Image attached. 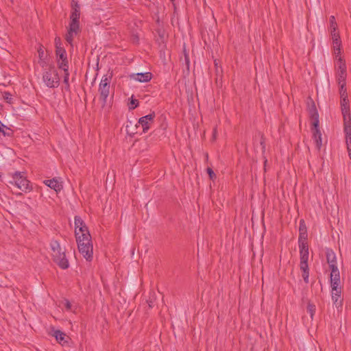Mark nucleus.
<instances>
[{"instance_id":"23","label":"nucleus","mask_w":351,"mask_h":351,"mask_svg":"<svg viewBox=\"0 0 351 351\" xmlns=\"http://www.w3.org/2000/svg\"><path fill=\"white\" fill-rule=\"evenodd\" d=\"M330 285L332 287V291H337V289H341L340 287V275L334 274L332 276L330 275Z\"/></svg>"},{"instance_id":"13","label":"nucleus","mask_w":351,"mask_h":351,"mask_svg":"<svg viewBox=\"0 0 351 351\" xmlns=\"http://www.w3.org/2000/svg\"><path fill=\"white\" fill-rule=\"evenodd\" d=\"M156 32L158 36L156 39V42L158 43L159 47L164 49L166 47L165 31L162 27H158L156 29Z\"/></svg>"},{"instance_id":"21","label":"nucleus","mask_w":351,"mask_h":351,"mask_svg":"<svg viewBox=\"0 0 351 351\" xmlns=\"http://www.w3.org/2000/svg\"><path fill=\"white\" fill-rule=\"evenodd\" d=\"M332 300L333 304L337 308L342 306L343 298H341V289H337V291H332Z\"/></svg>"},{"instance_id":"37","label":"nucleus","mask_w":351,"mask_h":351,"mask_svg":"<svg viewBox=\"0 0 351 351\" xmlns=\"http://www.w3.org/2000/svg\"><path fill=\"white\" fill-rule=\"evenodd\" d=\"M259 134L261 136L260 144L262 147V152H265V138L264 134L263 133H260Z\"/></svg>"},{"instance_id":"32","label":"nucleus","mask_w":351,"mask_h":351,"mask_svg":"<svg viewBox=\"0 0 351 351\" xmlns=\"http://www.w3.org/2000/svg\"><path fill=\"white\" fill-rule=\"evenodd\" d=\"M330 28L331 30H337V24L335 21V18L334 16H331L330 17Z\"/></svg>"},{"instance_id":"2","label":"nucleus","mask_w":351,"mask_h":351,"mask_svg":"<svg viewBox=\"0 0 351 351\" xmlns=\"http://www.w3.org/2000/svg\"><path fill=\"white\" fill-rule=\"evenodd\" d=\"M310 118L312 120L311 131L313 137L315 142L316 147L319 150L322 146V133L319 130V114L316 109L314 102L309 108Z\"/></svg>"},{"instance_id":"47","label":"nucleus","mask_w":351,"mask_h":351,"mask_svg":"<svg viewBox=\"0 0 351 351\" xmlns=\"http://www.w3.org/2000/svg\"><path fill=\"white\" fill-rule=\"evenodd\" d=\"M215 66L217 68V66H218V63L217 62V60H215Z\"/></svg>"},{"instance_id":"20","label":"nucleus","mask_w":351,"mask_h":351,"mask_svg":"<svg viewBox=\"0 0 351 351\" xmlns=\"http://www.w3.org/2000/svg\"><path fill=\"white\" fill-rule=\"evenodd\" d=\"M56 61L58 69L62 70L69 69V61L66 54L56 56Z\"/></svg>"},{"instance_id":"14","label":"nucleus","mask_w":351,"mask_h":351,"mask_svg":"<svg viewBox=\"0 0 351 351\" xmlns=\"http://www.w3.org/2000/svg\"><path fill=\"white\" fill-rule=\"evenodd\" d=\"M300 260H308L309 252L307 241H298Z\"/></svg>"},{"instance_id":"33","label":"nucleus","mask_w":351,"mask_h":351,"mask_svg":"<svg viewBox=\"0 0 351 351\" xmlns=\"http://www.w3.org/2000/svg\"><path fill=\"white\" fill-rule=\"evenodd\" d=\"M64 54H66V51L64 49V48L61 46H58V47L56 46V56H62V55H64Z\"/></svg>"},{"instance_id":"45","label":"nucleus","mask_w":351,"mask_h":351,"mask_svg":"<svg viewBox=\"0 0 351 351\" xmlns=\"http://www.w3.org/2000/svg\"><path fill=\"white\" fill-rule=\"evenodd\" d=\"M156 23L158 24V27H161V26H160V21L159 18H158V19H157V20H156Z\"/></svg>"},{"instance_id":"43","label":"nucleus","mask_w":351,"mask_h":351,"mask_svg":"<svg viewBox=\"0 0 351 351\" xmlns=\"http://www.w3.org/2000/svg\"><path fill=\"white\" fill-rule=\"evenodd\" d=\"M39 64H40V65L42 67H44V66L47 64V63H46V62L44 60V59H43L42 60H39Z\"/></svg>"},{"instance_id":"24","label":"nucleus","mask_w":351,"mask_h":351,"mask_svg":"<svg viewBox=\"0 0 351 351\" xmlns=\"http://www.w3.org/2000/svg\"><path fill=\"white\" fill-rule=\"evenodd\" d=\"M326 261L328 265L337 264V258L335 252L330 248L326 250Z\"/></svg>"},{"instance_id":"46","label":"nucleus","mask_w":351,"mask_h":351,"mask_svg":"<svg viewBox=\"0 0 351 351\" xmlns=\"http://www.w3.org/2000/svg\"><path fill=\"white\" fill-rule=\"evenodd\" d=\"M183 53H184V57H185V55H186V54H189V53L186 52V48H185V47H184V49H183Z\"/></svg>"},{"instance_id":"9","label":"nucleus","mask_w":351,"mask_h":351,"mask_svg":"<svg viewBox=\"0 0 351 351\" xmlns=\"http://www.w3.org/2000/svg\"><path fill=\"white\" fill-rule=\"evenodd\" d=\"M337 81L338 84L346 82V65L345 61L339 57L337 60Z\"/></svg>"},{"instance_id":"8","label":"nucleus","mask_w":351,"mask_h":351,"mask_svg":"<svg viewBox=\"0 0 351 351\" xmlns=\"http://www.w3.org/2000/svg\"><path fill=\"white\" fill-rule=\"evenodd\" d=\"M80 6L77 2L72 4L69 25L80 27Z\"/></svg>"},{"instance_id":"19","label":"nucleus","mask_w":351,"mask_h":351,"mask_svg":"<svg viewBox=\"0 0 351 351\" xmlns=\"http://www.w3.org/2000/svg\"><path fill=\"white\" fill-rule=\"evenodd\" d=\"M80 32V27L69 25L68 32L65 36V40L67 43L72 45L74 34H77Z\"/></svg>"},{"instance_id":"42","label":"nucleus","mask_w":351,"mask_h":351,"mask_svg":"<svg viewBox=\"0 0 351 351\" xmlns=\"http://www.w3.org/2000/svg\"><path fill=\"white\" fill-rule=\"evenodd\" d=\"M147 302L149 306V308H152L154 306V301L152 300H147Z\"/></svg>"},{"instance_id":"27","label":"nucleus","mask_w":351,"mask_h":351,"mask_svg":"<svg viewBox=\"0 0 351 351\" xmlns=\"http://www.w3.org/2000/svg\"><path fill=\"white\" fill-rule=\"evenodd\" d=\"M306 311L310 314L311 318L313 320L316 311V306L313 303L311 302V301H308L307 303Z\"/></svg>"},{"instance_id":"34","label":"nucleus","mask_w":351,"mask_h":351,"mask_svg":"<svg viewBox=\"0 0 351 351\" xmlns=\"http://www.w3.org/2000/svg\"><path fill=\"white\" fill-rule=\"evenodd\" d=\"M207 173L208 174L210 180L214 181L217 178V176L210 167H207Z\"/></svg>"},{"instance_id":"3","label":"nucleus","mask_w":351,"mask_h":351,"mask_svg":"<svg viewBox=\"0 0 351 351\" xmlns=\"http://www.w3.org/2000/svg\"><path fill=\"white\" fill-rule=\"evenodd\" d=\"M75 238L80 253L86 261H91L93 257L91 238L82 237L80 239L79 232L77 231H75Z\"/></svg>"},{"instance_id":"1","label":"nucleus","mask_w":351,"mask_h":351,"mask_svg":"<svg viewBox=\"0 0 351 351\" xmlns=\"http://www.w3.org/2000/svg\"><path fill=\"white\" fill-rule=\"evenodd\" d=\"M51 256L53 262L62 269H68L69 263L66 257V250L62 248L57 240H52L50 242Z\"/></svg>"},{"instance_id":"38","label":"nucleus","mask_w":351,"mask_h":351,"mask_svg":"<svg viewBox=\"0 0 351 351\" xmlns=\"http://www.w3.org/2000/svg\"><path fill=\"white\" fill-rule=\"evenodd\" d=\"M63 303H64V306L66 308V310L71 311L72 305H71V303L70 302V301L67 299H64Z\"/></svg>"},{"instance_id":"4","label":"nucleus","mask_w":351,"mask_h":351,"mask_svg":"<svg viewBox=\"0 0 351 351\" xmlns=\"http://www.w3.org/2000/svg\"><path fill=\"white\" fill-rule=\"evenodd\" d=\"M43 80L49 88H57L60 85V77L54 64L49 65L43 74Z\"/></svg>"},{"instance_id":"36","label":"nucleus","mask_w":351,"mask_h":351,"mask_svg":"<svg viewBox=\"0 0 351 351\" xmlns=\"http://www.w3.org/2000/svg\"><path fill=\"white\" fill-rule=\"evenodd\" d=\"M3 97L7 103H8V104L12 103V95L9 92H4Z\"/></svg>"},{"instance_id":"16","label":"nucleus","mask_w":351,"mask_h":351,"mask_svg":"<svg viewBox=\"0 0 351 351\" xmlns=\"http://www.w3.org/2000/svg\"><path fill=\"white\" fill-rule=\"evenodd\" d=\"M330 34L334 45L335 53H339L341 41L340 39L339 32L337 30H331Z\"/></svg>"},{"instance_id":"39","label":"nucleus","mask_w":351,"mask_h":351,"mask_svg":"<svg viewBox=\"0 0 351 351\" xmlns=\"http://www.w3.org/2000/svg\"><path fill=\"white\" fill-rule=\"evenodd\" d=\"M184 64H185V66H186V68L187 71H189L190 59H189V54H186L185 55V57H184Z\"/></svg>"},{"instance_id":"25","label":"nucleus","mask_w":351,"mask_h":351,"mask_svg":"<svg viewBox=\"0 0 351 351\" xmlns=\"http://www.w3.org/2000/svg\"><path fill=\"white\" fill-rule=\"evenodd\" d=\"M0 133H1L4 136L11 137L13 136L14 132L0 121Z\"/></svg>"},{"instance_id":"41","label":"nucleus","mask_w":351,"mask_h":351,"mask_svg":"<svg viewBox=\"0 0 351 351\" xmlns=\"http://www.w3.org/2000/svg\"><path fill=\"white\" fill-rule=\"evenodd\" d=\"M55 45L56 46H61V39L60 37H56L55 38Z\"/></svg>"},{"instance_id":"26","label":"nucleus","mask_w":351,"mask_h":351,"mask_svg":"<svg viewBox=\"0 0 351 351\" xmlns=\"http://www.w3.org/2000/svg\"><path fill=\"white\" fill-rule=\"evenodd\" d=\"M77 232H79V235L80 239L82 237H89L91 238V236L89 233V230L86 225L82 226L77 228Z\"/></svg>"},{"instance_id":"35","label":"nucleus","mask_w":351,"mask_h":351,"mask_svg":"<svg viewBox=\"0 0 351 351\" xmlns=\"http://www.w3.org/2000/svg\"><path fill=\"white\" fill-rule=\"evenodd\" d=\"M330 269L331 271L330 275L332 276L334 274H339V271L337 268V264H330L329 265Z\"/></svg>"},{"instance_id":"5","label":"nucleus","mask_w":351,"mask_h":351,"mask_svg":"<svg viewBox=\"0 0 351 351\" xmlns=\"http://www.w3.org/2000/svg\"><path fill=\"white\" fill-rule=\"evenodd\" d=\"M11 177L12 179L8 181V183L16 186L18 189L25 192L32 190V186H29L30 182L24 176L23 173L15 171L11 174Z\"/></svg>"},{"instance_id":"22","label":"nucleus","mask_w":351,"mask_h":351,"mask_svg":"<svg viewBox=\"0 0 351 351\" xmlns=\"http://www.w3.org/2000/svg\"><path fill=\"white\" fill-rule=\"evenodd\" d=\"M343 130L346 134V147H351V121L343 123Z\"/></svg>"},{"instance_id":"30","label":"nucleus","mask_w":351,"mask_h":351,"mask_svg":"<svg viewBox=\"0 0 351 351\" xmlns=\"http://www.w3.org/2000/svg\"><path fill=\"white\" fill-rule=\"evenodd\" d=\"M74 223H75V231L77 232V228H79L80 227L86 225L84 221L82 220V219L80 216L75 217Z\"/></svg>"},{"instance_id":"31","label":"nucleus","mask_w":351,"mask_h":351,"mask_svg":"<svg viewBox=\"0 0 351 351\" xmlns=\"http://www.w3.org/2000/svg\"><path fill=\"white\" fill-rule=\"evenodd\" d=\"M139 105V101L138 99H134L133 95L130 98V102L129 104V110H134Z\"/></svg>"},{"instance_id":"12","label":"nucleus","mask_w":351,"mask_h":351,"mask_svg":"<svg viewBox=\"0 0 351 351\" xmlns=\"http://www.w3.org/2000/svg\"><path fill=\"white\" fill-rule=\"evenodd\" d=\"M51 335L56 338V341L62 345L67 343L68 339H69V337L66 335L64 332L60 330H56L54 328L51 329Z\"/></svg>"},{"instance_id":"40","label":"nucleus","mask_w":351,"mask_h":351,"mask_svg":"<svg viewBox=\"0 0 351 351\" xmlns=\"http://www.w3.org/2000/svg\"><path fill=\"white\" fill-rule=\"evenodd\" d=\"M38 56H39V59L40 60H42L43 59H44V57H45V52L44 51L40 48L38 50Z\"/></svg>"},{"instance_id":"29","label":"nucleus","mask_w":351,"mask_h":351,"mask_svg":"<svg viewBox=\"0 0 351 351\" xmlns=\"http://www.w3.org/2000/svg\"><path fill=\"white\" fill-rule=\"evenodd\" d=\"M339 84L340 86V88H339L340 97H348V96L347 90L346 88V82L341 83Z\"/></svg>"},{"instance_id":"28","label":"nucleus","mask_w":351,"mask_h":351,"mask_svg":"<svg viewBox=\"0 0 351 351\" xmlns=\"http://www.w3.org/2000/svg\"><path fill=\"white\" fill-rule=\"evenodd\" d=\"M64 71V80H63V82L64 84V88L66 90H70V85H69V69H66L64 70H63Z\"/></svg>"},{"instance_id":"7","label":"nucleus","mask_w":351,"mask_h":351,"mask_svg":"<svg viewBox=\"0 0 351 351\" xmlns=\"http://www.w3.org/2000/svg\"><path fill=\"white\" fill-rule=\"evenodd\" d=\"M156 117V113L152 111L147 115L141 117L138 119V124L142 126L143 132L147 133L150 129L151 125L154 123V119Z\"/></svg>"},{"instance_id":"18","label":"nucleus","mask_w":351,"mask_h":351,"mask_svg":"<svg viewBox=\"0 0 351 351\" xmlns=\"http://www.w3.org/2000/svg\"><path fill=\"white\" fill-rule=\"evenodd\" d=\"M43 183L56 192L60 191L63 188L62 183L60 182L56 178L51 180H45L43 181Z\"/></svg>"},{"instance_id":"6","label":"nucleus","mask_w":351,"mask_h":351,"mask_svg":"<svg viewBox=\"0 0 351 351\" xmlns=\"http://www.w3.org/2000/svg\"><path fill=\"white\" fill-rule=\"evenodd\" d=\"M112 76L104 75L99 85V99L102 101L101 107L104 108L106 105L107 98L110 94V82Z\"/></svg>"},{"instance_id":"48","label":"nucleus","mask_w":351,"mask_h":351,"mask_svg":"<svg viewBox=\"0 0 351 351\" xmlns=\"http://www.w3.org/2000/svg\"><path fill=\"white\" fill-rule=\"evenodd\" d=\"M171 1H173L174 0H171Z\"/></svg>"},{"instance_id":"44","label":"nucleus","mask_w":351,"mask_h":351,"mask_svg":"<svg viewBox=\"0 0 351 351\" xmlns=\"http://www.w3.org/2000/svg\"><path fill=\"white\" fill-rule=\"evenodd\" d=\"M347 150H348V152L349 158L351 160V146L350 147H347Z\"/></svg>"},{"instance_id":"15","label":"nucleus","mask_w":351,"mask_h":351,"mask_svg":"<svg viewBox=\"0 0 351 351\" xmlns=\"http://www.w3.org/2000/svg\"><path fill=\"white\" fill-rule=\"evenodd\" d=\"M300 269L302 271V276L304 281L307 284L309 282V267L308 260H300Z\"/></svg>"},{"instance_id":"10","label":"nucleus","mask_w":351,"mask_h":351,"mask_svg":"<svg viewBox=\"0 0 351 351\" xmlns=\"http://www.w3.org/2000/svg\"><path fill=\"white\" fill-rule=\"evenodd\" d=\"M340 105L341 109V113L343 118V123L347 121H351L350 109L349 104V99L348 97H341Z\"/></svg>"},{"instance_id":"11","label":"nucleus","mask_w":351,"mask_h":351,"mask_svg":"<svg viewBox=\"0 0 351 351\" xmlns=\"http://www.w3.org/2000/svg\"><path fill=\"white\" fill-rule=\"evenodd\" d=\"M130 77L140 82H148L152 78V73L150 72L133 73L130 75Z\"/></svg>"},{"instance_id":"17","label":"nucleus","mask_w":351,"mask_h":351,"mask_svg":"<svg viewBox=\"0 0 351 351\" xmlns=\"http://www.w3.org/2000/svg\"><path fill=\"white\" fill-rule=\"evenodd\" d=\"M308 239V233H307V228L304 219L300 220L299 224V237L298 241H307Z\"/></svg>"}]
</instances>
